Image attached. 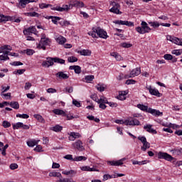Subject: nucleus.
<instances>
[{
	"label": "nucleus",
	"instance_id": "nucleus-1",
	"mask_svg": "<svg viewBox=\"0 0 182 182\" xmlns=\"http://www.w3.org/2000/svg\"><path fill=\"white\" fill-rule=\"evenodd\" d=\"M39 8L41 9H45L46 8H50L52 11H58V12H68L70 9V6L63 5V7L60 6H53L52 4H47L42 3L39 4Z\"/></svg>",
	"mask_w": 182,
	"mask_h": 182
},
{
	"label": "nucleus",
	"instance_id": "nucleus-2",
	"mask_svg": "<svg viewBox=\"0 0 182 182\" xmlns=\"http://www.w3.org/2000/svg\"><path fill=\"white\" fill-rule=\"evenodd\" d=\"M136 107L141 110L142 112H146V113H150L153 116L158 117L159 116H163V112H161L159 110L154 109L153 108H149L148 106H146L143 104H138Z\"/></svg>",
	"mask_w": 182,
	"mask_h": 182
},
{
	"label": "nucleus",
	"instance_id": "nucleus-3",
	"mask_svg": "<svg viewBox=\"0 0 182 182\" xmlns=\"http://www.w3.org/2000/svg\"><path fill=\"white\" fill-rule=\"evenodd\" d=\"M135 30L140 35H144V33H149L151 31V28L149 27V24L146 21H142L141 23V26L135 28Z\"/></svg>",
	"mask_w": 182,
	"mask_h": 182
},
{
	"label": "nucleus",
	"instance_id": "nucleus-4",
	"mask_svg": "<svg viewBox=\"0 0 182 182\" xmlns=\"http://www.w3.org/2000/svg\"><path fill=\"white\" fill-rule=\"evenodd\" d=\"M49 46V38H46L45 36H43L39 44L37 46V48L38 49H43V50H46V46Z\"/></svg>",
	"mask_w": 182,
	"mask_h": 182
},
{
	"label": "nucleus",
	"instance_id": "nucleus-5",
	"mask_svg": "<svg viewBox=\"0 0 182 182\" xmlns=\"http://www.w3.org/2000/svg\"><path fill=\"white\" fill-rule=\"evenodd\" d=\"M110 5H112V7L109 9V12L116 14L117 15H121L120 4L118 2L112 1Z\"/></svg>",
	"mask_w": 182,
	"mask_h": 182
},
{
	"label": "nucleus",
	"instance_id": "nucleus-6",
	"mask_svg": "<svg viewBox=\"0 0 182 182\" xmlns=\"http://www.w3.org/2000/svg\"><path fill=\"white\" fill-rule=\"evenodd\" d=\"M158 159L166 160V161H173V160H174V157L171 155L167 154V152L162 151L158 153Z\"/></svg>",
	"mask_w": 182,
	"mask_h": 182
},
{
	"label": "nucleus",
	"instance_id": "nucleus-7",
	"mask_svg": "<svg viewBox=\"0 0 182 182\" xmlns=\"http://www.w3.org/2000/svg\"><path fill=\"white\" fill-rule=\"evenodd\" d=\"M97 36L99 38H102V39H107V38H109V36H107V32H106V31H104L100 27H97Z\"/></svg>",
	"mask_w": 182,
	"mask_h": 182
},
{
	"label": "nucleus",
	"instance_id": "nucleus-8",
	"mask_svg": "<svg viewBox=\"0 0 182 182\" xmlns=\"http://www.w3.org/2000/svg\"><path fill=\"white\" fill-rule=\"evenodd\" d=\"M53 58L48 57L47 60L43 61L41 66H43V68H49L50 66H53Z\"/></svg>",
	"mask_w": 182,
	"mask_h": 182
},
{
	"label": "nucleus",
	"instance_id": "nucleus-9",
	"mask_svg": "<svg viewBox=\"0 0 182 182\" xmlns=\"http://www.w3.org/2000/svg\"><path fill=\"white\" fill-rule=\"evenodd\" d=\"M115 25H125L126 26H134V23L132 21L115 20L113 21Z\"/></svg>",
	"mask_w": 182,
	"mask_h": 182
},
{
	"label": "nucleus",
	"instance_id": "nucleus-10",
	"mask_svg": "<svg viewBox=\"0 0 182 182\" xmlns=\"http://www.w3.org/2000/svg\"><path fill=\"white\" fill-rule=\"evenodd\" d=\"M147 90H149L150 95H152V96H156L157 97H161V93L159 91V90L156 88H152L151 86H149L147 87Z\"/></svg>",
	"mask_w": 182,
	"mask_h": 182
},
{
	"label": "nucleus",
	"instance_id": "nucleus-11",
	"mask_svg": "<svg viewBox=\"0 0 182 182\" xmlns=\"http://www.w3.org/2000/svg\"><path fill=\"white\" fill-rule=\"evenodd\" d=\"M74 149H77L79 151H83L85 150V146H83V142L82 141L78 140L74 144H73Z\"/></svg>",
	"mask_w": 182,
	"mask_h": 182
},
{
	"label": "nucleus",
	"instance_id": "nucleus-12",
	"mask_svg": "<svg viewBox=\"0 0 182 182\" xmlns=\"http://www.w3.org/2000/svg\"><path fill=\"white\" fill-rule=\"evenodd\" d=\"M126 159L123 158L118 161H109L107 162V164H109V166H122L123 161H124Z\"/></svg>",
	"mask_w": 182,
	"mask_h": 182
},
{
	"label": "nucleus",
	"instance_id": "nucleus-13",
	"mask_svg": "<svg viewBox=\"0 0 182 182\" xmlns=\"http://www.w3.org/2000/svg\"><path fill=\"white\" fill-rule=\"evenodd\" d=\"M56 77L58 79L66 80L67 79H69V75L65 73V72L60 71L55 74Z\"/></svg>",
	"mask_w": 182,
	"mask_h": 182
},
{
	"label": "nucleus",
	"instance_id": "nucleus-14",
	"mask_svg": "<svg viewBox=\"0 0 182 182\" xmlns=\"http://www.w3.org/2000/svg\"><path fill=\"white\" fill-rule=\"evenodd\" d=\"M151 127H153V125L146 124L144 126V129L146 130V132L148 133H151V134H157V131Z\"/></svg>",
	"mask_w": 182,
	"mask_h": 182
},
{
	"label": "nucleus",
	"instance_id": "nucleus-15",
	"mask_svg": "<svg viewBox=\"0 0 182 182\" xmlns=\"http://www.w3.org/2000/svg\"><path fill=\"white\" fill-rule=\"evenodd\" d=\"M70 70H74L75 73L79 75L82 72V68L79 65H70L69 67Z\"/></svg>",
	"mask_w": 182,
	"mask_h": 182
},
{
	"label": "nucleus",
	"instance_id": "nucleus-16",
	"mask_svg": "<svg viewBox=\"0 0 182 182\" xmlns=\"http://www.w3.org/2000/svg\"><path fill=\"white\" fill-rule=\"evenodd\" d=\"M53 113H54V114H57L58 116H63V117L66 116V112L63 109H53Z\"/></svg>",
	"mask_w": 182,
	"mask_h": 182
},
{
	"label": "nucleus",
	"instance_id": "nucleus-17",
	"mask_svg": "<svg viewBox=\"0 0 182 182\" xmlns=\"http://www.w3.org/2000/svg\"><path fill=\"white\" fill-rule=\"evenodd\" d=\"M28 1L27 0H19V3L16 4L17 8H19L21 9V8H26V5H28Z\"/></svg>",
	"mask_w": 182,
	"mask_h": 182
},
{
	"label": "nucleus",
	"instance_id": "nucleus-18",
	"mask_svg": "<svg viewBox=\"0 0 182 182\" xmlns=\"http://www.w3.org/2000/svg\"><path fill=\"white\" fill-rule=\"evenodd\" d=\"M130 73H131L132 77H134L136 76H139V75H140V73H141V70L140 69V68H136L132 70Z\"/></svg>",
	"mask_w": 182,
	"mask_h": 182
},
{
	"label": "nucleus",
	"instance_id": "nucleus-19",
	"mask_svg": "<svg viewBox=\"0 0 182 182\" xmlns=\"http://www.w3.org/2000/svg\"><path fill=\"white\" fill-rule=\"evenodd\" d=\"M46 19H52V22L53 23H54V25H58V21H60L61 18L59 16H47L46 17Z\"/></svg>",
	"mask_w": 182,
	"mask_h": 182
},
{
	"label": "nucleus",
	"instance_id": "nucleus-20",
	"mask_svg": "<svg viewBox=\"0 0 182 182\" xmlns=\"http://www.w3.org/2000/svg\"><path fill=\"white\" fill-rule=\"evenodd\" d=\"M24 15L25 16H31V18H39L41 16V14L36 11L24 13Z\"/></svg>",
	"mask_w": 182,
	"mask_h": 182
},
{
	"label": "nucleus",
	"instance_id": "nucleus-21",
	"mask_svg": "<svg viewBox=\"0 0 182 182\" xmlns=\"http://www.w3.org/2000/svg\"><path fill=\"white\" fill-rule=\"evenodd\" d=\"M80 137V134L76 132H71L70 134L69 140L74 141L75 139H79Z\"/></svg>",
	"mask_w": 182,
	"mask_h": 182
},
{
	"label": "nucleus",
	"instance_id": "nucleus-22",
	"mask_svg": "<svg viewBox=\"0 0 182 182\" xmlns=\"http://www.w3.org/2000/svg\"><path fill=\"white\" fill-rule=\"evenodd\" d=\"M171 42L175 43L176 45H178L179 46H182V38H178L177 37H173L171 40Z\"/></svg>",
	"mask_w": 182,
	"mask_h": 182
},
{
	"label": "nucleus",
	"instance_id": "nucleus-23",
	"mask_svg": "<svg viewBox=\"0 0 182 182\" xmlns=\"http://www.w3.org/2000/svg\"><path fill=\"white\" fill-rule=\"evenodd\" d=\"M50 130L55 132L56 133H59V132H62V130H63V127L60 125H55L53 127H50Z\"/></svg>",
	"mask_w": 182,
	"mask_h": 182
},
{
	"label": "nucleus",
	"instance_id": "nucleus-24",
	"mask_svg": "<svg viewBox=\"0 0 182 182\" xmlns=\"http://www.w3.org/2000/svg\"><path fill=\"white\" fill-rule=\"evenodd\" d=\"M88 35L92 36V38H99L97 36V27L92 28V31L89 32Z\"/></svg>",
	"mask_w": 182,
	"mask_h": 182
},
{
	"label": "nucleus",
	"instance_id": "nucleus-25",
	"mask_svg": "<svg viewBox=\"0 0 182 182\" xmlns=\"http://www.w3.org/2000/svg\"><path fill=\"white\" fill-rule=\"evenodd\" d=\"M9 19H11V16L0 14V23H2V22H8Z\"/></svg>",
	"mask_w": 182,
	"mask_h": 182
},
{
	"label": "nucleus",
	"instance_id": "nucleus-26",
	"mask_svg": "<svg viewBox=\"0 0 182 182\" xmlns=\"http://www.w3.org/2000/svg\"><path fill=\"white\" fill-rule=\"evenodd\" d=\"M80 54L82 55V56H90V55H92V50H82L80 51Z\"/></svg>",
	"mask_w": 182,
	"mask_h": 182
},
{
	"label": "nucleus",
	"instance_id": "nucleus-27",
	"mask_svg": "<svg viewBox=\"0 0 182 182\" xmlns=\"http://www.w3.org/2000/svg\"><path fill=\"white\" fill-rule=\"evenodd\" d=\"M53 60L54 63H60V65H65V60L62 58H59L58 57L53 58Z\"/></svg>",
	"mask_w": 182,
	"mask_h": 182
},
{
	"label": "nucleus",
	"instance_id": "nucleus-28",
	"mask_svg": "<svg viewBox=\"0 0 182 182\" xmlns=\"http://www.w3.org/2000/svg\"><path fill=\"white\" fill-rule=\"evenodd\" d=\"M56 182H73V179L72 178H63L62 175L61 177H58Z\"/></svg>",
	"mask_w": 182,
	"mask_h": 182
},
{
	"label": "nucleus",
	"instance_id": "nucleus-29",
	"mask_svg": "<svg viewBox=\"0 0 182 182\" xmlns=\"http://www.w3.org/2000/svg\"><path fill=\"white\" fill-rule=\"evenodd\" d=\"M149 25H150V26H152V28H154V29H156V28H159V26H160V25H161V23H159V21H149L148 22Z\"/></svg>",
	"mask_w": 182,
	"mask_h": 182
},
{
	"label": "nucleus",
	"instance_id": "nucleus-30",
	"mask_svg": "<svg viewBox=\"0 0 182 182\" xmlns=\"http://www.w3.org/2000/svg\"><path fill=\"white\" fill-rule=\"evenodd\" d=\"M81 170L82 171H97V170H96V168H90V166H82L81 168Z\"/></svg>",
	"mask_w": 182,
	"mask_h": 182
},
{
	"label": "nucleus",
	"instance_id": "nucleus-31",
	"mask_svg": "<svg viewBox=\"0 0 182 182\" xmlns=\"http://www.w3.org/2000/svg\"><path fill=\"white\" fill-rule=\"evenodd\" d=\"M38 144V141L35 139H32L27 141V145L28 147H34V146H36Z\"/></svg>",
	"mask_w": 182,
	"mask_h": 182
},
{
	"label": "nucleus",
	"instance_id": "nucleus-32",
	"mask_svg": "<svg viewBox=\"0 0 182 182\" xmlns=\"http://www.w3.org/2000/svg\"><path fill=\"white\" fill-rule=\"evenodd\" d=\"M147 149H150V143L146 141V142L143 144V146L141 147V150H142V151H146Z\"/></svg>",
	"mask_w": 182,
	"mask_h": 182
},
{
	"label": "nucleus",
	"instance_id": "nucleus-33",
	"mask_svg": "<svg viewBox=\"0 0 182 182\" xmlns=\"http://www.w3.org/2000/svg\"><path fill=\"white\" fill-rule=\"evenodd\" d=\"M57 41L58 42L59 45H63L66 43V38L63 36H60L57 38Z\"/></svg>",
	"mask_w": 182,
	"mask_h": 182
},
{
	"label": "nucleus",
	"instance_id": "nucleus-34",
	"mask_svg": "<svg viewBox=\"0 0 182 182\" xmlns=\"http://www.w3.org/2000/svg\"><path fill=\"white\" fill-rule=\"evenodd\" d=\"M87 119H88V120L94 121L95 123L100 122V119L99 118H95V116L93 115L87 116Z\"/></svg>",
	"mask_w": 182,
	"mask_h": 182
},
{
	"label": "nucleus",
	"instance_id": "nucleus-35",
	"mask_svg": "<svg viewBox=\"0 0 182 182\" xmlns=\"http://www.w3.org/2000/svg\"><path fill=\"white\" fill-rule=\"evenodd\" d=\"M86 160H87V158H86V156H76L74 158V161H86Z\"/></svg>",
	"mask_w": 182,
	"mask_h": 182
},
{
	"label": "nucleus",
	"instance_id": "nucleus-36",
	"mask_svg": "<svg viewBox=\"0 0 182 182\" xmlns=\"http://www.w3.org/2000/svg\"><path fill=\"white\" fill-rule=\"evenodd\" d=\"M49 177H62V173L60 172H50Z\"/></svg>",
	"mask_w": 182,
	"mask_h": 182
},
{
	"label": "nucleus",
	"instance_id": "nucleus-37",
	"mask_svg": "<svg viewBox=\"0 0 182 182\" xmlns=\"http://www.w3.org/2000/svg\"><path fill=\"white\" fill-rule=\"evenodd\" d=\"M22 126H23V123L22 122H17L16 124H13V129L14 130H16L18 129L22 128Z\"/></svg>",
	"mask_w": 182,
	"mask_h": 182
},
{
	"label": "nucleus",
	"instance_id": "nucleus-38",
	"mask_svg": "<svg viewBox=\"0 0 182 182\" xmlns=\"http://www.w3.org/2000/svg\"><path fill=\"white\" fill-rule=\"evenodd\" d=\"M68 6H70V8H77V6H80V1H75L73 2V4H70V5H67Z\"/></svg>",
	"mask_w": 182,
	"mask_h": 182
},
{
	"label": "nucleus",
	"instance_id": "nucleus-39",
	"mask_svg": "<svg viewBox=\"0 0 182 182\" xmlns=\"http://www.w3.org/2000/svg\"><path fill=\"white\" fill-rule=\"evenodd\" d=\"M10 106L13 109H19V103L18 102H11L10 103Z\"/></svg>",
	"mask_w": 182,
	"mask_h": 182
},
{
	"label": "nucleus",
	"instance_id": "nucleus-40",
	"mask_svg": "<svg viewBox=\"0 0 182 182\" xmlns=\"http://www.w3.org/2000/svg\"><path fill=\"white\" fill-rule=\"evenodd\" d=\"M24 53H26V55H28V56H32V55H33V53H35V50L28 48L26 50H24Z\"/></svg>",
	"mask_w": 182,
	"mask_h": 182
},
{
	"label": "nucleus",
	"instance_id": "nucleus-41",
	"mask_svg": "<svg viewBox=\"0 0 182 182\" xmlns=\"http://www.w3.org/2000/svg\"><path fill=\"white\" fill-rule=\"evenodd\" d=\"M16 117H19L20 119H29V115H28V114H17Z\"/></svg>",
	"mask_w": 182,
	"mask_h": 182
},
{
	"label": "nucleus",
	"instance_id": "nucleus-42",
	"mask_svg": "<svg viewBox=\"0 0 182 182\" xmlns=\"http://www.w3.org/2000/svg\"><path fill=\"white\" fill-rule=\"evenodd\" d=\"M85 79L87 83H90L95 79V75H87Z\"/></svg>",
	"mask_w": 182,
	"mask_h": 182
},
{
	"label": "nucleus",
	"instance_id": "nucleus-43",
	"mask_svg": "<svg viewBox=\"0 0 182 182\" xmlns=\"http://www.w3.org/2000/svg\"><path fill=\"white\" fill-rule=\"evenodd\" d=\"M97 103H103L107 105L109 103V101L107 98H100L97 101Z\"/></svg>",
	"mask_w": 182,
	"mask_h": 182
},
{
	"label": "nucleus",
	"instance_id": "nucleus-44",
	"mask_svg": "<svg viewBox=\"0 0 182 182\" xmlns=\"http://www.w3.org/2000/svg\"><path fill=\"white\" fill-rule=\"evenodd\" d=\"M171 53L172 55H176V56H180L182 53V50H173Z\"/></svg>",
	"mask_w": 182,
	"mask_h": 182
},
{
	"label": "nucleus",
	"instance_id": "nucleus-45",
	"mask_svg": "<svg viewBox=\"0 0 182 182\" xmlns=\"http://www.w3.org/2000/svg\"><path fill=\"white\" fill-rule=\"evenodd\" d=\"M68 60L70 63H73L75 62H77V58L75 56L68 57Z\"/></svg>",
	"mask_w": 182,
	"mask_h": 182
},
{
	"label": "nucleus",
	"instance_id": "nucleus-46",
	"mask_svg": "<svg viewBox=\"0 0 182 182\" xmlns=\"http://www.w3.org/2000/svg\"><path fill=\"white\" fill-rule=\"evenodd\" d=\"M121 46H122V48H125L128 49L129 48H132V46H133V45L132 43H121Z\"/></svg>",
	"mask_w": 182,
	"mask_h": 182
},
{
	"label": "nucleus",
	"instance_id": "nucleus-47",
	"mask_svg": "<svg viewBox=\"0 0 182 182\" xmlns=\"http://www.w3.org/2000/svg\"><path fill=\"white\" fill-rule=\"evenodd\" d=\"M65 160H70L71 161H75V158H73V155L72 154H67L64 156Z\"/></svg>",
	"mask_w": 182,
	"mask_h": 182
},
{
	"label": "nucleus",
	"instance_id": "nucleus-48",
	"mask_svg": "<svg viewBox=\"0 0 182 182\" xmlns=\"http://www.w3.org/2000/svg\"><path fill=\"white\" fill-rule=\"evenodd\" d=\"M60 23L62 25V26H69V25H70V21L63 20V21H60Z\"/></svg>",
	"mask_w": 182,
	"mask_h": 182
},
{
	"label": "nucleus",
	"instance_id": "nucleus-49",
	"mask_svg": "<svg viewBox=\"0 0 182 182\" xmlns=\"http://www.w3.org/2000/svg\"><path fill=\"white\" fill-rule=\"evenodd\" d=\"M2 126L4 127V129H8V127H11V122L8 121H4Z\"/></svg>",
	"mask_w": 182,
	"mask_h": 182
},
{
	"label": "nucleus",
	"instance_id": "nucleus-50",
	"mask_svg": "<svg viewBox=\"0 0 182 182\" xmlns=\"http://www.w3.org/2000/svg\"><path fill=\"white\" fill-rule=\"evenodd\" d=\"M132 122H133V126H140V121H139V119L133 117Z\"/></svg>",
	"mask_w": 182,
	"mask_h": 182
},
{
	"label": "nucleus",
	"instance_id": "nucleus-51",
	"mask_svg": "<svg viewBox=\"0 0 182 182\" xmlns=\"http://www.w3.org/2000/svg\"><path fill=\"white\" fill-rule=\"evenodd\" d=\"M110 178H113V176H112V175L105 174V175L103 176V179H102V181H107V180H109V179H110Z\"/></svg>",
	"mask_w": 182,
	"mask_h": 182
},
{
	"label": "nucleus",
	"instance_id": "nucleus-52",
	"mask_svg": "<svg viewBox=\"0 0 182 182\" xmlns=\"http://www.w3.org/2000/svg\"><path fill=\"white\" fill-rule=\"evenodd\" d=\"M1 49L3 50H12V47H11V46L4 45L1 46Z\"/></svg>",
	"mask_w": 182,
	"mask_h": 182
},
{
	"label": "nucleus",
	"instance_id": "nucleus-53",
	"mask_svg": "<svg viewBox=\"0 0 182 182\" xmlns=\"http://www.w3.org/2000/svg\"><path fill=\"white\" fill-rule=\"evenodd\" d=\"M164 58L165 59V60H171V59H173V56L171 55V54H165L164 55Z\"/></svg>",
	"mask_w": 182,
	"mask_h": 182
},
{
	"label": "nucleus",
	"instance_id": "nucleus-54",
	"mask_svg": "<svg viewBox=\"0 0 182 182\" xmlns=\"http://www.w3.org/2000/svg\"><path fill=\"white\" fill-rule=\"evenodd\" d=\"M96 89H97L99 90V92H105V87H103V85L98 84L96 86Z\"/></svg>",
	"mask_w": 182,
	"mask_h": 182
},
{
	"label": "nucleus",
	"instance_id": "nucleus-55",
	"mask_svg": "<svg viewBox=\"0 0 182 182\" xmlns=\"http://www.w3.org/2000/svg\"><path fill=\"white\" fill-rule=\"evenodd\" d=\"M1 96L2 97H5V99H9L11 97V92L6 94H5L4 92H1Z\"/></svg>",
	"mask_w": 182,
	"mask_h": 182
},
{
	"label": "nucleus",
	"instance_id": "nucleus-56",
	"mask_svg": "<svg viewBox=\"0 0 182 182\" xmlns=\"http://www.w3.org/2000/svg\"><path fill=\"white\" fill-rule=\"evenodd\" d=\"M32 87V83L31 82H26L24 89L25 90H29Z\"/></svg>",
	"mask_w": 182,
	"mask_h": 182
},
{
	"label": "nucleus",
	"instance_id": "nucleus-57",
	"mask_svg": "<svg viewBox=\"0 0 182 182\" xmlns=\"http://www.w3.org/2000/svg\"><path fill=\"white\" fill-rule=\"evenodd\" d=\"M11 65H12V66H22L23 63H22L21 61H14Z\"/></svg>",
	"mask_w": 182,
	"mask_h": 182
},
{
	"label": "nucleus",
	"instance_id": "nucleus-58",
	"mask_svg": "<svg viewBox=\"0 0 182 182\" xmlns=\"http://www.w3.org/2000/svg\"><path fill=\"white\" fill-rule=\"evenodd\" d=\"M73 105H74V106H76V107H81L82 104H80L77 100H73Z\"/></svg>",
	"mask_w": 182,
	"mask_h": 182
},
{
	"label": "nucleus",
	"instance_id": "nucleus-59",
	"mask_svg": "<svg viewBox=\"0 0 182 182\" xmlns=\"http://www.w3.org/2000/svg\"><path fill=\"white\" fill-rule=\"evenodd\" d=\"M136 80H127L125 82L126 85H135Z\"/></svg>",
	"mask_w": 182,
	"mask_h": 182
},
{
	"label": "nucleus",
	"instance_id": "nucleus-60",
	"mask_svg": "<svg viewBox=\"0 0 182 182\" xmlns=\"http://www.w3.org/2000/svg\"><path fill=\"white\" fill-rule=\"evenodd\" d=\"M0 60H9V57L2 54L0 55Z\"/></svg>",
	"mask_w": 182,
	"mask_h": 182
},
{
	"label": "nucleus",
	"instance_id": "nucleus-61",
	"mask_svg": "<svg viewBox=\"0 0 182 182\" xmlns=\"http://www.w3.org/2000/svg\"><path fill=\"white\" fill-rule=\"evenodd\" d=\"M24 35H31L32 33V31L31 30V27L25 29L23 31Z\"/></svg>",
	"mask_w": 182,
	"mask_h": 182
},
{
	"label": "nucleus",
	"instance_id": "nucleus-62",
	"mask_svg": "<svg viewBox=\"0 0 182 182\" xmlns=\"http://www.w3.org/2000/svg\"><path fill=\"white\" fill-rule=\"evenodd\" d=\"M65 92L68 93H73V87H67L65 88Z\"/></svg>",
	"mask_w": 182,
	"mask_h": 182
},
{
	"label": "nucleus",
	"instance_id": "nucleus-63",
	"mask_svg": "<svg viewBox=\"0 0 182 182\" xmlns=\"http://www.w3.org/2000/svg\"><path fill=\"white\" fill-rule=\"evenodd\" d=\"M34 117L37 119V120H39V122H43V117L40 114H35Z\"/></svg>",
	"mask_w": 182,
	"mask_h": 182
},
{
	"label": "nucleus",
	"instance_id": "nucleus-64",
	"mask_svg": "<svg viewBox=\"0 0 182 182\" xmlns=\"http://www.w3.org/2000/svg\"><path fill=\"white\" fill-rule=\"evenodd\" d=\"M11 170H16L18 168V165L16 164H11L10 165Z\"/></svg>",
	"mask_w": 182,
	"mask_h": 182
}]
</instances>
